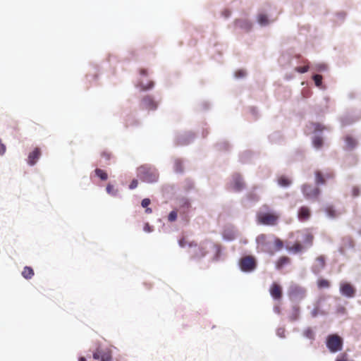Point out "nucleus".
<instances>
[{"label":"nucleus","mask_w":361,"mask_h":361,"mask_svg":"<svg viewBox=\"0 0 361 361\" xmlns=\"http://www.w3.org/2000/svg\"><path fill=\"white\" fill-rule=\"evenodd\" d=\"M238 74H239L240 76H243L244 75V72L240 71L238 72Z\"/></svg>","instance_id":"49"},{"label":"nucleus","mask_w":361,"mask_h":361,"mask_svg":"<svg viewBox=\"0 0 361 361\" xmlns=\"http://www.w3.org/2000/svg\"><path fill=\"white\" fill-rule=\"evenodd\" d=\"M177 216H178L177 211H176V210L171 211L168 216L169 221H170V222L175 221L177 219Z\"/></svg>","instance_id":"32"},{"label":"nucleus","mask_w":361,"mask_h":361,"mask_svg":"<svg viewBox=\"0 0 361 361\" xmlns=\"http://www.w3.org/2000/svg\"><path fill=\"white\" fill-rule=\"evenodd\" d=\"M338 313H341V314H344L345 312V308L344 307H339L338 308Z\"/></svg>","instance_id":"45"},{"label":"nucleus","mask_w":361,"mask_h":361,"mask_svg":"<svg viewBox=\"0 0 361 361\" xmlns=\"http://www.w3.org/2000/svg\"><path fill=\"white\" fill-rule=\"evenodd\" d=\"M92 357L94 360L100 361H112V352L109 348L98 347L93 353Z\"/></svg>","instance_id":"6"},{"label":"nucleus","mask_w":361,"mask_h":361,"mask_svg":"<svg viewBox=\"0 0 361 361\" xmlns=\"http://www.w3.org/2000/svg\"><path fill=\"white\" fill-rule=\"evenodd\" d=\"M79 361H86V359L84 357H81L79 358Z\"/></svg>","instance_id":"50"},{"label":"nucleus","mask_w":361,"mask_h":361,"mask_svg":"<svg viewBox=\"0 0 361 361\" xmlns=\"http://www.w3.org/2000/svg\"><path fill=\"white\" fill-rule=\"evenodd\" d=\"M41 156L40 149L36 147L31 152L27 157V164L30 166L35 165Z\"/></svg>","instance_id":"16"},{"label":"nucleus","mask_w":361,"mask_h":361,"mask_svg":"<svg viewBox=\"0 0 361 361\" xmlns=\"http://www.w3.org/2000/svg\"><path fill=\"white\" fill-rule=\"evenodd\" d=\"M258 23L261 25H267L268 23H269V20H268V18L266 15L264 14H259L258 16Z\"/></svg>","instance_id":"27"},{"label":"nucleus","mask_w":361,"mask_h":361,"mask_svg":"<svg viewBox=\"0 0 361 361\" xmlns=\"http://www.w3.org/2000/svg\"><path fill=\"white\" fill-rule=\"evenodd\" d=\"M245 188V183L241 176L236 174L233 176L232 188L236 192L242 190Z\"/></svg>","instance_id":"14"},{"label":"nucleus","mask_w":361,"mask_h":361,"mask_svg":"<svg viewBox=\"0 0 361 361\" xmlns=\"http://www.w3.org/2000/svg\"><path fill=\"white\" fill-rule=\"evenodd\" d=\"M340 291L342 295L348 298H352L355 294V289L348 283H341L340 286Z\"/></svg>","instance_id":"12"},{"label":"nucleus","mask_w":361,"mask_h":361,"mask_svg":"<svg viewBox=\"0 0 361 361\" xmlns=\"http://www.w3.org/2000/svg\"><path fill=\"white\" fill-rule=\"evenodd\" d=\"M140 73L142 75H147V71L146 69L142 68L140 71Z\"/></svg>","instance_id":"46"},{"label":"nucleus","mask_w":361,"mask_h":361,"mask_svg":"<svg viewBox=\"0 0 361 361\" xmlns=\"http://www.w3.org/2000/svg\"><path fill=\"white\" fill-rule=\"evenodd\" d=\"M269 252H270L271 254H273L274 252L273 251H269Z\"/></svg>","instance_id":"54"},{"label":"nucleus","mask_w":361,"mask_h":361,"mask_svg":"<svg viewBox=\"0 0 361 361\" xmlns=\"http://www.w3.org/2000/svg\"><path fill=\"white\" fill-rule=\"evenodd\" d=\"M146 212L147 213H151L152 212V209L150 208H147Z\"/></svg>","instance_id":"51"},{"label":"nucleus","mask_w":361,"mask_h":361,"mask_svg":"<svg viewBox=\"0 0 361 361\" xmlns=\"http://www.w3.org/2000/svg\"><path fill=\"white\" fill-rule=\"evenodd\" d=\"M178 244L180 247H184L187 245H188L189 248H192V247L193 246V243L192 242H188L184 237L180 238L178 241Z\"/></svg>","instance_id":"28"},{"label":"nucleus","mask_w":361,"mask_h":361,"mask_svg":"<svg viewBox=\"0 0 361 361\" xmlns=\"http://www.w3.org/2000/svg\"><path fill=\"white\" fill-rule=\"evenodd\" d=\"M311 125L314 132L322 131L326 128L324 126L319 123H312Z\"/></svg>","instance_id":"30"},{"label":"nucleus","mask_w":361,"mask_h":361,"mask_svg":"<svg viewBox=\"0 0 361 361\" xmlns=\"http://www.w3.org/2000/svg\"><path fill=\"white\" fill-rule=\"evenodd\" d=\"M305 249H307L306 247L299 242H296L291 247H287V250L289 252H293V253L295 254L304 251Z\"/></svg>","instance_id":"18"},{"label":"nucleus","mask_w":361,"mask_h":361,"mask_svg":"<svg viewBox=\"0 0 361 361\" xmlns=\"http://www.w3.org/2000/svg\"><path fill=\"white\" fill-rule=\"evenodd\" d=\"M185 204L187 205V207H189L190 204L188 202H186Z\"/></svg>","instance_id":"53"},{"label":"nucleus","mask_w":361,"mask_h":361,"mask_svg":"<svg viewBox=\"0 0 361 361\" xmlns=\"http://www.w3.org/2000/svg\"><path fill=\"white\" fill-rule=\"evenodd\" d=\"M313 80H314V83H315L317 87H320L322 86V76L321 75H318V74L314 75L313 76Z\"/></svg>","instance_id":"31"},{"label":"nucleus","mask_w":361,"mask_h":361,"mask_svg":"<svg viewBox=\"0 0 361 361\" xmlns=\"http://www.w3.org/2000/svg\"><path fill=\"white\" fill-rule=\"evenodd\" d=\"M335 361H353L351 360H349L348 357V355L346 353H343L340 355Z\"/></svg>","instance_id":"37"},{"label":"nucleus","mask_w":361,"mask_h":361,"mask_svg":"<svg viewBox=\"0 0 361 361\" xmlns=\"http://www.w3.org/2000/svg\"><path fill=\"white\" fill-rule=\"evenodd\" d=\"M300 233L302 235V244H303L306 248L312 247L314 241V235L308 229L302 231Z\"/></svg>","instance_id":"11"},{"label":"nucleus","mask_w":361,"mask_h":361,"mask_svg":"<svg viewBox=\"0 0 361 361\" xmlns=\"http://www.w3.org/2000/svg\"><path fill=\"white\" fill-rule=\"evenodd\" d=\"M301 190L304 197L307 200L311 201H317L319 200L321 191L318 187L310 184H304L302 185Z\"/></svg>","instance_id":"4"},{"label":"nucleus","mask_w":361,"mask_h":361,"mask_svg":"<svg viewBox=\"0 0 361 361\" xmlns=\"http://www.w3.org/2000/svg\"><path fill=\"white\" fill-rule=\"evenodd\" d=\"M304 334L306 337H307L310 339L314 338V333L312 329H307V330L305 331Z\"/></svg>","instance_id":"39"},{"label":"nucleus","mask_w":361,"mask_h":361,"mask_svg":"<svg viewBox=\"0 0 361 361\" xmlns=\"http://www.w3.org/2000/svg\"><path fill=\"white\" fill-rule=\"evenodd\" d=\"M269 292L271 295L275 300H279L282 297V288L276 283H273L270 287Z\"/></svg>","instance_id":"15"},{"label":"nucleus","mask_w":361,"mask_h":361,"mask_svg":"<svg viewBox=\"0 0 361 361\" xmlns=\"http://www.w3.org/2000/svg\"><path fill=\"white\" fill-rule=\"evenodd\" d=\"M345 147L348 149H353L357 145L356 140L353 137H351L350 135H347L345 137Z\"/></svg>","instance_id":"20"},{"label":"nucleus","mask_w":361,"mask_h":361,"mask_svg":"<svg viewBox=\"0 0 361 361\" xmlns=\"http://www.w3.org/2000/svg\"><path fill=\"white\" fill-rule=\"evenodd\" d=\"M353 195H354L355 196H356V195H358V192H357V190L356 189H354V190H353Z\"/></svg>","instance_id":"48"},{"label":"nucleus","mask_w":361,"mask_h":361,"mask_svg":"<svg viewBox=\"0 0 361 361\" xmlns=\"http://www.w3.org/2000/svg\"><path fill=\"white\" fill-rule=\"evenodd\" d=\"M326 343L331 353H336L343 348V339L337 334L328 336Z\"/></svg>","instance_id":"3"},{"label":"nucleus","mask_w":361,"mask_h":361,"mask_svg":"<svg viewBox=\"0 0 361 361\" xmlns=\"http://www.w3.org/2000/svg\"><path fill=\"white\" fill-rule=\"evenodd\" d=\"M313 145L315 148L319 149L323 145V140L321 137L317 136L313 139Z\"/></svg>","instance_id":"26"},{"label":"nucleus","mask_w":361,"mask_h":361,"mask_svg":"<svg viewBox=\"0 0 361 361\" xmlns=\"http://www.w3.org/2000/svg\"><path fill=\"white\" fill-rule=\"evenodd\" d=\"M309 70L308 66H298L295 68V71L300 73H305L307 72Z\"/></svg>","instance_id":"36"},{"label":"nucleus","mask_w":361,"mask_h":361,"mask_svg":"<svg viewBox=\"0 0 361 361\" xmlns=\"http://www.w3.org/2000/svg\"><path fill=\"white\" fill-rule=\"evenodd\" d=\"M291 183V180L284 176H281L278 178V183L282 187H288Z\"/></svg>","instance_id":"22"},{"label":"nucleus","mask_w":361,"mask_h":361,"mask_svg":"<svg viewBox=\"0 0 361 361\" xmlns=\"http://www.w3.org/2000/svg\"><path fill=\"white\" fill-rule=\"evenodd\" d=\"M106 192L109 193V194H111V195H115L116 194V192L114 191V186L111 184H108L107 186H106Z\"/></svg>","instance_id":"41"},{"label":"nucleus","mask_w":361,"mask_h":361,"mask_svg":"<svg viewBox=\"0 0 361 361\" xmlns=\"http://www.w3.org/2000/svg\"><path fill=\"white\" fill-rule=\"evenodd\" d=\"M315 174V183L317 185H324L326 183V180L332 179L334 178V173L332 171H327L325 173H322L321 171H316Z\"/></svg>","instance_id":"7"},{"label":"nucleus","mask_w":361,"mask_h":361,"mask_svg":"<svg viewBox=\"0 0 361 361\" xmlns=\"http://www.w3.org/2000/svg\"><path fill=\"white\" fill-rule=\"evenodd\" d=\"M326 266L325 257L323 255L318 256L312 267V271L314 274H318Z\"/></svg>","instance_id":"10"},{"label":"nucleus","mask_w":361,"mask_h":361,"mask_svg":"<svg viewBox=\"0 0 361 361\" xmlns=\"http://www.w3.org/2000/svg\"><path fill=\"white\" fill-rule=\"evenodd\" d=\"M256 243L258 247H262L264 250V247L267 245V235L264 233L258 235L256 238Z\"/></svg>","instance_id":"17"},{"label":"nucleus","mask_w":361,"mask_h":361,"mask_svg":"<svg viewBox=\"0 0 361 361\" xmlns=\"http://www.w3.org/2000/svg\"><path fill=\"white\" fill-rule=\"evenodd\" d=\"M274 243L275 251H279L283 247V242L278 238H275Z\"/></svg>","instance_id":"29"},{"label":"nucleus","mask_w":361,"mask_h":361,"mask_svg":"<svg viewBox=\"0 0 361 361\" xmlns=\"http://www.w3.org/2000/svg\"><path fill=\"white\" fill-rule=\"evenodd\" d=\"M326 212L328 216L331 218H334L336 216V211L331 207H328L326 209Z\"/></svg>","instance_id":"35"},{"label":"nucleus","mask_w":361,"mask_h":361,"mask_svg":"<svg viewBox=\"0 0 361 361\" xmlns=\"http://www.w3.org/2000/svg\"><path fill=\"white\" fill-rule=\"evenodd\" d=\"M239 267L244 272L253 271L257 267V260L252 255L245 256L240 259Z\"/></svg>","instance_id":"5"},{"label":"nucleus","mask_w":361,"mask_h":361,"mask_svg":"<svg viewBox=\"0 0 361 361\" xmlns=\"http://www.w3.org/2000/svg\"><path fill=\"white\" fill-rule=\"evenodd\" d=\"M94 172L96 176H98L102 180H106L108 178V174L106 173V171H104L102 169H96Z\"/></svg>","instance_id":"24"},{"label":"nucleus","mask_w":361,"mask_h":361,"mask_svg":"<svg viewBox=\"0 0 361 361\" xmlns=\"http://www.w3.org/2000/svg\"><path fill=\"white\" fill-rule=\"evenodd\" d=\"M299 317V307L294 308V314L290 317L291 321H295Z\"/></svg>","instance_id":"38"},{"label":"nucleus","mask_w":361,"mask_h":361,"mask_svg":"<svg viewBox=\"0 0 361 361\" xmlns=\"http://www.w3.org/2000/svg\"><path fill=\"white\" fill-rule=\"evenodd\" d=\"M189 253L192 258L199 259L204 257L207 252L206 250V247L203 245L197 246V244L194 243L192 248L189 250Z\"/></svg>","instance_id":"8"},{"label":"nucleus","mask_w":361,"mask_h":361,"mask_svg":"<svg viewBox=\"0 0 361 361\" xmlns=\"http://www.w3.org/2000/svg\"><path fill=\"white\" fill-rule=\"evenodd\" d=\"M296 293H300L302 294V295L304 296L305 291L302 288H295L292 290L290 295H295Z\"/></svg>","instance_id":"40"},{"label":"nucleus","mask_w":361,"mask_h":361,"mask_svg":"<svg viewBox=\"0 0 361 361\" xmlns=\"http://www.w3.org/2000/svg\"><path fill=\"white\" fill-rule=\"evenodd\" d=\"M22 276L26 279H30L34 276V271L30 267H25L23 271Z\"/></svg>","instance_id":"21"},{"label":"nucleus","mask_w":361,"mask_h":361,"mask_svg":"<svg viewBox=\"0 0 361 361\" xmlns=\"http://www.w3.org/2000/svg\"><path fill=\"white\" fill-rule=\"evenodd\" d=\"M144 231L145 232L152 231V228L151 226L149 224V223H145V224L144 226Z\"/></svg>","instance_id":"44"},{"label":"nucleus","mask_w":361,"mask_h":361,"mask_svg":"<svg viewBox=\"0 0 361 361\" xmlns=\"http://www.w3.org/2000/svg\"><path fill=\"white\" fill-rule=\"evenodd\" d=\"M137 176L144 182L154 183L158 180L159 173L154 168L142 165L137 168Z\"/></svg>","instance_id":"2"},{"label":"nucleus","mask_w":361,"mask_h":361,"mask_svg":"<svg viewBox=\"0 0 361 361\" xmlns=\"http://www.w3.org/2000/svg\"><path fill=\"white\" fill-rule=\"evenodd\" d=\"M312 315H313L314 317H315V316L317 315V313H316L315 312H314L312 313Z\"/></svg>","instance_id":"52"},{"label":"nucleus","mask_w":361,"mask_h":361,"mask_svg":"<svg viewBox=\"0 0 361 361\" xmlns=\"http://www.w3.org/2000/svg\"><path fill=\"white\" fill-rule=\"evenodd\" d=\"M311 217V210L307 206H302L298 211V218L300 221H307Z\"/></svg>","instance_id":"13"},{"label":"nucleus","mask_w":361,"mask_h":361,"mask_svg":"<svg viewBox=\"0 0 361 361\" xmlns=\"http://www.w3.org/2000/svg\"><path fill=\"white\" fill-rule=\"evenodd\" d=\"M290 263V259L287 256L281 257L276 262L277 269H281L284 266Z\"/></svg>","instance_id":"19"},{"label":"nucleus","mask_w":361,"mask_h":361,"mask_svg":"<svg viewBox=\"0 0 361 361\" xmlns=\"http://www.w3.org/2000/svg\"><path fill=\"white\" fill-rule=\"evenodd\" d=\"M153 87H154L153 81H149L146 85H145V84L140 85V89H141V90H143V91L152 89Z\"/></svg>","instance_id":"33"},{"label":"nucleus","mask_w":361,"mask_h":361,"mask_svg":"<svg viewBox=\"0 0 361 361\" xmlns=\"http://www.w3.org/2000/svg\"><path fill=\"white\" fill-rule=\"evenodd\" d=\"M174 170L177 173H181L183 171V162L180 159H176L174 161Z\"/></svg>","instance_id":"25"},{"label":"nucleus","mask_w":361,"mask_h":361,"mask_svg":"<svg viewBox=\"0 0 361 361\" xmlns=\"http://www.w3.org/2000/svg\"><path fill=\"white\" fill-rule=\"evenodd\" d=\"M149 204H150V200L148 198L143 199L142 201V203H141V204L143 207H147Z\"/></svg>","instance_id":"43"},{"label":"nucleus","mask_w":361,"mask_h":361,"mask_svg":"<svg viewBox=\"0 0 361 361\" xmlns=\"http://www.w3.org/2000/svg\"><path fill=\"white\" fill-rule=\"evenodd\" d=\"M214 247L216 249V252L219 253L221 251V247H220V245H217V244H214L213 245Z\"/></svg>","instance_id":"47"},{"label":"nucleus","mask_w":361,"mask_h":361,"mask_svg":"<svg viewBox=\"0 0 361 361\" xmlns=\"http://www.w3.org/2000/svg\"><path fill=\"white\" fill-rule=\"evenodd\" d=\"M138 185V181L136 179H134L132 180V182L130 183V185H129V188L133 190V189H135V188H137Z\"/></svg>","instance_id":"42"},{"label":"nucleus","mask_w":361,"mask_h":361,"mask_svg":"<svg viewBox=\"0 0 361 361\" xmlns=\"http://www.w3.org/2000/svg\"><path fill=\"white\" fill-rule=\"evenodd\" d=\"M317 286L319 288H328L330 287V282L324 279H319L317 281Z\"/></svg>","instance_id":"23"},{"label":"nucleus","mask_w":361,"mask_h":361,"mask_svg":"<svg viewBox=\"0 0 361 361\" xmlns=\"http://www.w3.org/2000/svg\"><path fill=\"white\" fill-rule=\"evenodd\" d=\"M157 106V102L149 95L145 96L141 100L140 106L142 109L154 111Z\"/></svg>","instance_id":"9"},{"label":"nucleus","mask_w":361,"mask_h":361,"mask_svg":"<svg viewBox=\"0 0 361 361\" xmlns=\"http://www.w3.org/2000/svg\"><path fill=\"white\" fill-rule=\"evenodd\" d=\"M101 157L107 162L111 159L112 154L111 152L105 150L101 153Z\"/></svg>","instance_id":"34"},{"label":"nucleus","mask_w":361,"mask_h":361,"mask_svg":"<svg viewBox=\"0 0 361 361\" xmlns=\"http://www.w3.org/2000/svg\"><path fill=\"white\" fill-rule=\"evenodd\" d=\"M280 214L270 209L268 204H263L256 214L258 224L274 226L279 223Z\"/></svg>","instance_id":"1"}]
</instances>
